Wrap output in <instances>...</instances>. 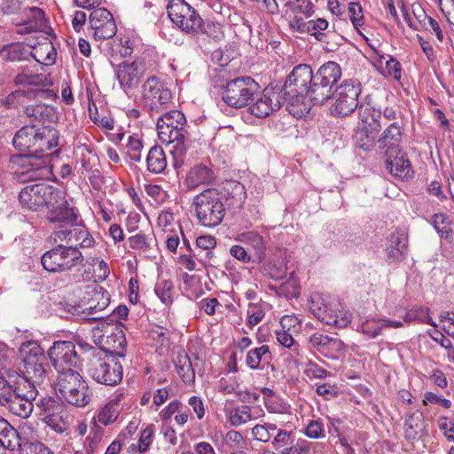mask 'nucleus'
Returning a JSON list of instances; mask_svg holds the SVG:
<instances>
[{
  "instance_id": "f257e3e1",
  "label": "nucleus",
  "mask_w": 454,
  "mask_h": 454,
  "mask_svg": "<svg viewBox=\"0 0 454 454\" xmlns=\"http://www.w3.org/2000/svg\"><path fill=\"white\" fill-rule=\"evenodd\" d=\"M59 132L50 127L35 128L27 125L16 131L12 145L20 153L17 162L22 170L20 178L22 181L43 179L49 173L50 158L53 153L48 151L58 145Z\"/></svg>"
},
{
  "instance_id": "f03ea898",
  "label": "nucleus",
  "mask_w": 454,
  "mask_h": 454,
  "mask_svg": "<svg viewBox=\"0 0 454 454\" xmlns=\"http://www.w3.org/2000/svg\"><path fill=\"white\" fill-rule=\"evenodd\" d=\"M156 126L159 139L170 147L175 168L181 167L188 148V131L184 114L178 110L165 112L158 117Z\"/></svg>"
},
{
  "instance_id": "7ed1b4c3",
  "label": "nucleus",
  "mask_w": 454,
  "mask_h": 454,
  "mask_svg": "<svg viewBox=\"0 0 454 454\" xmlns=\"http://www.w3.org/2000/svg\"><path fill=\"white\" fill-rule=\"evenodd\" d=\"M312 77V68L307 64H300L286 76L284 85L278 88L286 110L294 117L301 118L309 111L306 100Z\"/></svg>"
},
{
  "instance_id": "20e7f679",
  "label": "nucleus",
  "mask_w": 454,
  "mask_h": 454,
  "mask_svg": "<svg viewBox=\"0 0 454 454\" xmlns=\"http://www.w3.org/2000/svg\"><path fill=\"white\" fill-rule=\"evenodd\" d=\"M43 268L48 272L62 273L75 272L69 277V280L74 284L84 281V256L77 246L58 245L46 251L41 258Z\"/></svg>"
},
{
  "instance_id": "39448f33",
  "label": "nucleus",
  "mask_w": 454,
  "mask_h": 454,
  "mask_svg": "<svg viewBox=\"0 0 454 454\" xmlns=\"http://www.w3.org/2000/svg\"><path fill=\"white\" fill-rule=\"evenodd\" d=\"M341 77V68L334 61L322 65L309 84L307 98L315 106H322L334 95V89Z\"/></svg>"
},
{
  "instance_id": "423d86ee",
  "label": "nucleus",
  "mask_w": 454,
  "mask_h": 454,
  "mask_svg": "<svg viewBox=\"0 0 454 454\" xmlns=\"http://www.w3.org/2000/svg\"><path fill=\"white\" fill-rule=\"evenodd\" d=\"M193 205L198 221L203 226L212 228L222 223L226 209L215 188L207 189L196 195Z\"/></svg>"
},
{
  "instance_id": "0eeeda50",
  "label": "nucleus",
  "mask_w": 454,
  "mask_h": 454,
  "mask_svg": "<svg viewBox=\"0 0 454 454\" xmlns=\"http://www.w3.org/2000/svg\"><path fill=\"white\" fill-rule=\"evenodd\" d=\"M260 85L250 76H241L226 82L222 89V99L231 107L241 108L254 100Z\"/></svg>"
},
{
  "instance_id": "6e6552de",
  "label": "nucleus",
  "mask_w": 454,
  "mask_h": 454,
  "mask_svg": "<svg viewBox=\"0 0 454 454\" xmlns=\"http://www.w3.org/2000/svg\"><path fill=\"white\" fill-rule=\"evenodd\" d=\"M88 375L96 382L106 386L118 385L123 377V369L114 356L106 351L96 358H90L87 365Z\"/></svg>"
},
{
  "instance_id": "1a4fd4ad",
  "label": "nucleus",
  "mask_w": 454,
  "mask_h": 454,
  "mask_svg": "<svg viewBox=\"0 0 454 454\" xmlns=\"http://www.w3.org/2000/svg\"><path fill=\"white\" fill-rule=\"evenodd\" d=\"M167 12L171 21L182 31L191 35H196L201 31L203 20L184 0H170Z\"/></svg>"
},
{
  "instance_id": "9d476101",
  "label": "nucleus",
  "mask_w": 454,
  "mask_h": 454,
  "mask_svg": "<svg viewBox=\"0 0 454 454\" xmlns=\"http://www.w3.org/2000/svg\"><path fill=\"white\" fill-rule=\"evenodd\" d=\"M47 356L58 374L67 370H79L82 364L81 355L73 341H54L47 351Z\"/></svg>"
},
{
  "instance_id": "9b49d317",
  "label": "nucleus",
  "mask_w": 454,
  "mask_h": 454,
  "mask_svg": "<svg viewBox=\"0 0 454 454\" xmlns=\"http://www.w3.org/2000/svg\"><path fill=\"white\" fill-rule=\"evenodd\" d=\"M361 93V83L357 80H345L339 87H335V103L332 113L335 116H347L353 113L358 104Z\"/></svg>"
},
{
  "instance_id": "f8f14e48",
  "label": "nucleus",
  "mask_w": 454,
  "mask_h": 454,
  "mask_svg": "<svg viewBox=\"0 0 454 454\" xmlns=\"http://www.w3.org/2000/svg\"><path fill=\"white\" fill-rule=\"evenodd\" d=\"M41 419L57 433H63L67 428V415L63 403L46 395L36 403Z\"/></svg>"
},
{
  "instance_id": "ddd939ff",
  "label": "nucleus",
  "mask_w": 454,
  "mask_h": 454,
  "mask_svg": "<svg viewBox=\"0 0 454 454\" xmlns=\"http://www.w3.org/2000/svg\"><path fill=\"white\" fill-rule=\"evenodd\" d=\"M143 98L153 115V112L160 113L167 107L172 93L156 76H151L143 84Z\"/></svg>"
},
{
  "instance_id": "4468645a",
  "label": "nucleus",
  "mask_w": 454,
  "mask_h": 454,
  "mask_svg": "<svg viewBox=\"0 0 454 454\" xmlns=\"http://www.w3.org/2000/svg\"><path fill=\"white\" fill-rule=\"evenodd\" d=\"M145 71V61L137 59L133 62L124 61L118 65L115 74L121 88L128 94L129 90L138 86Z\"/></svg>"
},
{
  "instance_id": "2eb2a0df",
  "label": "nucleus",
  "mask_w": 454,
  "mask_h": 454,
  "mask_svg": "<svg viewBox=\"0 0 454 454\" xmlns=\"http://www.w3.org/2000/svg\"><path fill=\"white\" fill-rule=\"evenodd\" d=\"M90 24L96 40H106L115 35L117 27L111 12L106 8H98L90 14Z\"/></svg>"
},
{
  "instance_id": "dca6fc26",
  "label": "nucleus",
  "mask_w": 454,
  "mask_h": 454,
  "mask_svg": "<svg viewBox=\"0 0 454 454\" xmlns=\"http://www.w3.org/2000/svg\"><path fill=\"white\" fill-rule=\"evenodd\" d=\"M285 103L278 88H266L262 96L249 106V111L257 118H265L272 112L280 109Z\"/></svg>"
},
{
  "instance_id": "f3484780",
  "label": "nucleus",
  "mask_w": 454,
  "mask_h": 454,
  "mask_svg": "<svg viewBox=\"0 0 454 454\" xmlns=\"http://www.w3.org/2000/svg\"><path fill=\"white\" fill-rule=\"evenodd\" d=\"M215 189L224 207L230 209H239L243 207L247 193L245 186L241 183L235 180H226L219 188Z\"/></svg>"
},
{
  "instance_id": "a211bd4d",
  "label": "nucleus",
  "mask_w": 454,
  "mask_h": 454,
  "mask_svg": "<svg viewBox=\"0 0 454 454\" xmlns=\"http://www.w3.org/2000/svg\"><path fill=\"white\" fill-rule=\"evenodd\" d=\"M84 309L82 312L89 315L104 310L110 303V295L102 286L92 284L86 286L83 296Z\"/></svg>"
},
{
  "instance_id": "6ab92c4d",
  "label": "nucleus",
  "mask_w": 454,
  "mask_h": 454,
  "mask_svg": "<svg viewBox=\"0 0 454 454\" xmlns=\"http://www.w3.org/2000/svg\"><path fill=\"white\" fill-rule=\"evenodd\" d=\"M46 218L50 223H58L60 227L66 229L75 225L78 222L77 213L66 199L65 202L58 203L47 211Z\"/></svg>"
},
{
  "instance_id": "aec40b11",
  "label": "nucleus",
  "mask_w": 454,
  "mask_h": 454,
  "mask_svg": "<svg viewBox=\"0 0 454 454\" xmlns=\"http://www.w3.org/2000/svg\"><path fill=\"white\" fill-rule=\"evenodd\" d=\"M386 252L390 262L403 261L408 252V235L406 231L401 229L393 231L387 239Z\"/></svg>"
},
{
  "instance_id": "412c9836",
  "label": "nucleus",
  "mask_w": 454,
  "mask_h": 454,
  "mask_svg": "<svg viewBox=\"0 0 454 454\" xmlns=\"http://www.w3.org/2000/svg\"><path fill=\"white\" fill-rule=\"evenodd\" d=\"M55 239L59 240H67L69 242L78 243L76 246L79 247L86 248L91 247L95 240L84 225L78 224L69 227L68 229L56 231L54 232Z\"/></svg>"
},
{
  "instance_id": "4be33fe9",
  "label": "nucleus",
  "mask_w": 454,
  "mask_h": 454,
  "mask_svg": "<svg viewBox=\"0 0 454 454\" xmlns=\"http://www.w3.org/2000/svg\"><path fill=\"white\" fill-rule=\"evenodd\" d=\"M386 156L387 168L391 175L401 180H408L412 177L413 171L406 153L399 150L396 153H387Z\"/></svg>"
},
{
  "instance_id": "5701e85b",
  "label": "nucleus",
  "mask_w": 454,
  "mask_h": 454,
  "mask_svg": "<svg viewBox=\"0 0 454 454\" xmlns=\"http://www.w3.org/2000/svg\"><path fill=\"white\" fill-rule=\"evenodd\" d=\"M82 174L86 176L94 190L100 191L105 184V177L101 172L99 159L97 155L82 156L81 160Z\"/></svg>"
},
{
  "instance_id": "b1692460",
  "label": "nucleus",
  "mask_w": 454,
  "mask_h": 454,
  "mask_svg": "<svg viewBox=\"0 0 454 454\" xmlns=\"http://www.w3.org/2000/svg\"><path fill=\"white\" fill-rule=\"evenodd\" d=\"M43 183H38L25 186L19 194V200L22 207L31 211L42 209V195Z\"/></svg>"
},
{
  "instance_id": "393cba45",
  "label": "nucleus",
  "mask_w": 454,
  "mask_h": 454,
  "mask_svg": "<svg viewBox=\"0 0 454 454\" xmlns=\"http://www.w3.org/2000/svg\"><path fill=\"white\" fill-rule=\"evenodd\" d=\"M402 140L401 127L397 122L390 123L377 140L379 148L386 149L385 153H396Z\"/></svg>"
},
{
  "instance_id": "a878e982",
  "label": "nucleus",
  "mask_w": 454,
  "mask_h": 454,
  "mask_svg": "<svg viewBox=\"0 0 454 454\" xmlns=\"http://www.w3.org/2000/svg\"><path fill=\"white\" fill-rule=\"evenodd\" d=\"M49 357H44V360H35L23 365L24 376L41 386L48 380V375L51 372L50 364L48 363Z\"/></svg>"
},
{
  "instance_id": "bb28decb",
  "label": "nucleus",
  "mask_w": 454,
  "mask_h": 454,
  "mask_svg": "<svg viewBox=\"0 0 454 454\" xmlns=\"http://www.w3.org/2000/svg\"><path fill=\"white\" fill-rule=\"evenodd\" d=\"M215 180V171L206 165L200 164L190 169L185 181L189 189H194L200 184H211Z\"/></svg>"
},
{
  "instance_id": "cd10ccee",
  "label": "nucleus",
  "mask_w": 454,
  "mask_h": 454,
  "mask_svg": "<svg viewBox=\"0 0 454 454\" xmlns=\"http://www.w3.org/2000/svg\"><path fill=\"white\" fill-rule=\"evenodd\" d=\"M25 114L34 118L35 121L42 122H54L58 120V113L54 107L47 102H37L29 104L25 106Z\"/></svg>"
},
{
  "instance_id": "c85d7f7f",
  "label": "nucleus",
  "mask_w": 454,
  "mask_h": 454,
  "mask_svg": "<svg viewBox=\"0 0 454 454\" xmlns=\"http://www.w3.org/2000/svg\"><path fill=\"white\" fill-rule=\"evenodd\" d=\"M87 383L82 376L78 372V370H67L62 373H59L56 382V389L62 395L74 390L77 386L78 387Z\"/></svg>"
},
{
  "instance_id": "c756f323",
  "label": "nucleus",
  "mask_w": 454,
  "mask_h": 454,
  "mask_svg": "<svg viewBox=\"0 0 454 454\" xmlns=\"http://www.w3.org/2000/svg\"><path fill=\"white\" fill-rule=\"evenodd\" d=\"M37 387V384L27 377L18 375L15 381L11 383V394L27 400H35L38 395Z\"/></svg>"
},
{
  "instance_id": "7c9ffc66",
  "label": "nucleus",
  "mask_w": 454,
  "mask_h": 454,
  "mask_svg": "<svg viewBox=\"0 0 454 454\" xmlns=\"http://www.w3.org/2000/svg\"><path fill=\"white\" fill-rule=\"evenodd\" d=\"M239 240L253 250L254 262H260L265 257L266 243L255 231H247L239 235Z\"/></svg>"
},
{
  "instance_id": "2f4dec72",
  "label": "nucleus",
  "mask_w": 454,
  "mask_h": 454,
  "mask_svg": "<svg viewBox=\"0 0 454 454\" xmlns=\"http://www.w3.org/2000/svg\"><path fill=\"white\" fill-rule=\"evenodd\" d=\"M358 117L364 123V126L370 127L373 130H380L382 125H387L381 121V111L375 109L370 104H360L358 106Z\"/></svg>"
},
{
  "instance_id": "473e14b6",
  "label": "nucleus",
  "mask_w": 454,
  "mask_h": 454,
  "mask_svg": "<svg viewBox=\"0 0 454 454\" xmlns=\"http://www.w3.org/2000/svg\"><path fill=\"white\" fill-rule=\"evenodd\" d=\"M147 170L153 174H161L167 168V157L163 148L155 145L146 157Z\"/></svg>"
},
{
  "instance_id": "72a5a7b5",
  "label": "nucleus",
  "mask_w": 454,
  "mask_h": 454,
  "mask_svg": "<svg viewBox=\"0 0 454 454\" xmlns=\"http://www.w3.org/2000/svg\"><path fill=\"white\" fill-rule=\"evenodd\" d=\"M33 401L34 400H27V398L12 395L1 405L6 407L12 414L25 419L29 417L33 411Z\"/></svg>"
},
{
  "instance_id": "f704fd0d",
  "label": "nucleus",
  "mask_w": 454,
  "mask_h": 454,
  "mask_svg": "<svg viewBox=\"0 0 454 454\" xmlns=\"http://www.w3.org/2000/svg\"><path fill=\"white\" fill-rule=\"evenodd\" d=\"M34 52L29 51L28 47L21 43H15L5 45L0 51V57L3 60L21 61L33 57Z\"/></svg>"
},
{
  "instance_id": "c9c22d12",
  "label": "nucleus",
  "mask_w": 454,
  "mask_h": 454,
  "mask_svg": "<svg viewBox=\"0 0 454 454\" xmlns=\"http://www.w3.org/2000/svg\"><path fill=\"white\" fill-rule=\"evenodd\" d=\"M91 391L89 389L88 383L78 387V386L70 392L63 394L61 398L67 403L76 407H85L91 400Z\"/></svg>"
},
{
  "instance_id": "e433bc0d",
  "label": "nucleus",
  "mask_w": 454,
  "mask_h": 454,
  "mask_svg": "<svg viewBox=\"0 0 454 454\" xmlns=\"http://www.w3.org/2000/svg\"><path fill=\"white\" fill-rule=\"evenodd\" d=\"M45 43L40 44L39 48L35 49V52L33 54V58L39 64L34 66V67L36 68L35 71H38L39 67L43 68L40 65H52L56 59L57 51L53 44L51 42H49L47 38H45Z\"/></svg>"
},
{
  "instance_id": "4c0bfd02",
  "label": "nucleus",
  "mask_w": 454,
  "mask_h": 454,
  "mask_svg": "<svg viewBox=\"0 0 454 454\" xmlns=\"http://www.w3.org/2000/svg\"><path fill=\"white\" fill-rule=\"evenodd\" d=\"M312 305L310 306V310L320 321L325 323L326 325H335L337 327L342 328L348 325L351 321L350 315L344 314L343 317H340L338 315L333 316L328 315L326 313L325 308H321L318 306H315V301H311Z\"/></svg>"
},
{
  "instance_id": "58836bf2",
  "label": "nucleus",
  "mask_w": 454,
  "mask_h": 454,
  "mask_svg": "<svg viewBox=\"0 0 454 454\" xmlns=\"http://www.w3.org/2000/svg\"><path fill=\"white\" fill-rule=\"evenodd\" d=\"M19 351L23 362V365L39 359L44 360V357L47 356L39 343L34 340H27L23 342L20 345Z\"/></svg>"
},
{
  "instance_id": "ea45409f",
  "label": "nucleus",
  "mask_w": 454,
  "mask_h": 454,
  "mask_svg": "<svg viewBox=\"0 0 454 454\" xmlns=\"http://www.w3.org/2000/svg\"><path fill=\"white\" fill-rule=\"evenodd\" d=\"M426 421L421 412H414L405 421V434L409 439L420 438L424 434Z\"/></svg>"
},
{
  "instance_id": "a19ab883",
  "label": "nucleus",
  "mask_w": 454,
  "mask_h": 454,
  "mask_svg": "<svg viewBox=\"0 0 454 454\" xmlns=\"http://www.w3.org/2000/svg\"><path fill=\"white\" fill-rule=\"evenodd\" d=\"M0 442L7 450H14L19 445L17 430L4 418L0 417Z\"/></svg>"
},
{
  "instance_id": "79ce46f5",
  "label": "nucleus",
  "mask_w": 454,
  "mask_h": 454,
  "mask_svg": "<svg viewBox=\"0 0 454 454\" xmlns=\"http://www.w3.org/2000/svg\"><path fill=\"white\" fill-rule=\"evenodd\" d=\"M380 130H373L370 127L358 128L354 135L357 146L364 151L371 150L377 143V134Z\"/></svg>"
},
{
  "instance_id": "37998d69",
  "label": "nucleus",
  "mask_w": 454,
  "mask_h": 454,
  "mask_svg": "<svg viewBox=\"0 0 454 454\" xmlns=\"http://www.w3.org/2000/svg\"><path fill=\"white\" fill-rule=\"evenodd\" d=\"M42 193V209L46 207L49 211L56 204L65 202L63 192L52 185L43 183Z\"/></svg>"
},
{
  "instance_id": "c03bdc74",
  "label": "nucleus",
  "mask_w": 454,
  "mask_h": 454,
  "mask_svg": "<svg viewBox=\"0 0 454 454\" xmlns=\"http://www.w3.org/2000/svg\"><path fill=\"white\" fill-rule=\"evenodd\" d=\"M107 342L113 341V350H106L108 356L124 357L126 356V338L123 332L115 327L114 332L112 333L111 336L107 337Z\"/></svg>"
},
{
  "instance_id": "a18cd8bd",
  "label": "nucleus",
  "mask_w": 454,
  "mask_h": 454,
  "mask_svg": "<svg viewBox=\"0 0 454 454\" xmlns=\"http://www.w3.org/2000/svg\"><path fill=\"white\" fill-rule=\"evenodd\" d=\"M270 359H271L270 348L267 345H262L248 351L246 364L250 369L256 370L262 360L269 361Z\"/></svg>"
},
{
  "instance_id": "49530a36",
  "label": "nucleus",
  "mask_w": 454,
  "mask_h": 454,
  "mask_svg": "<svg viewBox=\"0 0 454 454\" xmlns=\"http://www.w3.org/2000/svg\"><path fill=\"white\" fill-rule=\"evenodd\" d=\"M216 246V240L213 236H200L196 239V251L198 249L205 250V256L202 257L200 254L199 262H200L203 265H212L211 259L213 258V253L210 251Z\"/></svg>"
},
{
  "instance_id": "de8ad7c7",
  "label": "nucleus",
  "mask_w": 454,
  "mask_h": 454,
  "mask_svg": "<svg viewBox=\"0 0 454 454\" xmlns=\"http://www.w3.org/2000/svg\"><path fill=\"white\" fill-rule=\"evenodd\" d=\"M176 364V371L182 380L190 383L195 379V372L192 368V362L187 354L180 355Z\"/></svg>"
},
{
  "instance_id": "09e8293b",
  "label": "nucleus",
  "mask_w": 454,
  "mask_h": 454,
  "mask_svg": "<svg viewBox=\"0 0 454 454\" xmlns=\"http://www.w3.org/2000/svg\"><path fill=\"white\" fill-rule=\"evenodd\" d=\"M404 322H419L421 324H427L434 327H436V323L429 316V309L426 307H419L418 309H411L406 312Z\"/></svg>"
},
{
  "instance_id": "8fccbe9b",
  "label": "nucleus",
  "mask_w": 454,
  "mask_h": 454,
  "mask_svg": "<svg viewBox=\"0 0 454 454\" xmlns=\"http://www.w3.org/2000/svg\"><path fill=\"white\" fill-rule=\"evenodd\" d=\"M14 82L17 85L46 86L51 84V79L43 74H18Z\"/></svg>"
},
{
  "instance_id": "3c124183",
  "label": "nucleus",
  "mask_w": 454,
  "mask_h": 454,
  "mask_svg": "<svg viewBox=\"0 0 454 454\" xmlns=\"http://www.w3.org/2000/svg\"><path fill=\"white\" fill-rule=\"evenodd\" d=\"M228 418L232 426H240L252 419L251 409L247 405L238 406L229 411Z\"/></svg>"
},
{
  "instance_id": "603ef678",
  "label": "nucleus",
  "mask_w": 454,
  "mask_h": 454,
  "mask_svg": "<svg viewBox=\"0 0 454 454\" xmlns=\"http://www.w3.org/2000/svg\"><path fill=\"white\" fill-rule=\"evenodd\" d=\"M346 346L343 341L338 338L330 337L325 346L321 355L330 359H338L345 352Z\"/></svg>"
},
{
  "instance_id": "864d4df0",
  "label": "nucleus",
  "mask_w": 454,
  "mask_h": 454,
  "mask_svg": "<svg viewBox=\"0 0 454 454\" xmlns=\"http://www.w3.org/2000/svg\"><path fill=\"white\" fill-rule=\"evenodd\" d=\"M155 241L156 240L153 237H148L142 232L137 233L136 235L129 238L130 248L142 250L144 252L151 250Z\"/></svg>"
},
{
  "instance_id": "5fc2aeb1",
  "label": "nucleus",
  "mask_w": 454,
  "mask_h": 454,
  "mask_svg": "<svg viewBox=\"0 0 454 454\" xmlns=\"http://www.w3.org/2000/svg\"><path fill=\"white\" fill-rule=\"evenodd\" d=\"M26 97L37 102L53 101L57 93L51 89H31L26 91Z\"/></svg>"
},
{
  "instance_id": "6e6d98bb",
  "label": "nucleus",
  "mask_w": 454,
  "mask_h": 454,
  "mask_svg": "<svg viewBox=\"0 0 454 454\" xmlns=\"http://www.w3.org/2000/svg\"><path fill=\"white\" fill-rule=\"evenodd\" d=\"M127 152L131 160L138 162L141 160L142 141L136 137L129 136Z\"/></svg>"
},
{
  "instance_id": "4d7b16f0",
  "label": "nucleus",
  "mask_w": 454,
  "mask_h": 454,
  "mask_svg": "<svg viewBox=\"0 0 454 454\" xmlns=\"http://www.w3.org/2000/svg\"><path fill=\"white\" fill-rule=\"evenodd\" d=\"M383 328L381 319L375 320H365L361 325L362 333L366 335L368 338L372 339L381 333V330Z\"/></svg>"
},
{
  "instance_id": "13d9d810",
  "label": "nucleus",
  "mask_w": 454,
  "mask_h": 454,
  "mask_svg": "<svg viewBox=\"0 0 454 454\" xmlns=\"http://www.w3.org/2000/svg\"><path fill=\"white\" fill-rule=\"evenodd\" d=\"M172 282L164 280L156 285L155 293L163 303L168 304L172 302Z\"/></svg>"
},
{
  "instance_id": "bf43d9fd",
  "label": "nucleus",
  "mask_w": 454,
  "mask_h": 454,
  "mask_svg": "<svg viewBox=\"0 0 454 454\" xmlns=\"http://www.w3.org/2000/svg\"><path fill=\"white\" fill-rule=\"evenodd\" d=\"M265 312L262 306L257 304H249L247 309V323L250 326L259 324L264 317Z\"/></svg>"
},
{
  "instance_id": "052dcab7",
  "label": "nucleus",
  "mask_w": 454,
  "mask_h": 454,
  "mask_svg": "<svg viewBox=\"0 0 454 454\" xmlns=\"http://www.w3.org/2000/svg\"><path fill=\"white\" fill-rule=\"evenodd\" d=\"M309 34L314 35L318 41H323L325 37V34L321 31H324L328 27V22L325 19H317L316 20H309Z\"/></svg>"
},
{
  "instance_id": "680f3d73",
  "label": "nucleus",
  "mask_w": 454,
  "mask_h": 454,
  "mask_svg": "<svg viewBox=\"0 0 454 454\" xmlns=\"http://www.w3.org/2000/svg\"><path fill=\"white\" fill-rule=\"evenodd\" d=\"M328 335L321 333H313L308 340L309 348L316 350L321 354L328 341Z\"/></svg>"
},
{
  "instance_id": "e2e57ef3",
  "label": "nucleus",
  "mask_w": 454,
  "mask_h": 454,
  "mask_svg": "<svg viewBox=\"0 0 454 454\" xmlns=\"http://www.w3.org/2000/svg\"><path fill=\"white\" fill-rule=\"evenodd\" d=\"M348 12L354 27H357L364 24L363 9L359 3H350L348 4Z\"/></svg>"
},
{
  "instance_id": "0e129e2a",
  "label": "nucleus",
  "mask_w": 454,
  "mask_h": 454,
  "mask_svg": "<svg viewBox=\"0 0 454 454\" xmlns=\"http://www.w3.org/2000/svg\"><path fill=\"white\" fill-rule=\"evenodd\" d=\"M438 427L443 435L450 442H454V421L447 417H441L438 419Z\"/></svg>"
},
{
  "instance_id": "69168bd1",
  "label": "nucleus",
  "mask_w": 454,
  "mask_h": 454,
  "mask_svg": "<svg viewBox=\"0 0 454 454\" xmlns=\"http://www.w3.org/2000/svg\"><path fill=\"white\" fill-rule=\"evenodd\" d=\"M26 454H53L50 449L39 441H31L24 444Z\"/></svg>"
},
{
  "instance_id": "338daca9",
  "label": "nucleus",
  "mask_w": 454,
  "mask_h": 454,
  "mask_svg": "<svg viewBox=\"0 0 454 454\" xmlns=\"http://www.w3.org/2000/svg\"><path fill=\"white\" fill-rule=\"evenodd\" d=\"M230 254L243 263L254 262V255L249 254L243 247L235 245L230 248Z\"/></svg>"
},
{
  "instance_id": "774afa93",
  "label": "nucleus",
  "mask_w": 454,
  "mask_h": 454,
  "mask_svg": "<svg viewBox=\"0 0 454 454\" xmlns=\"http://www.w3.org/2000/svg\"><path fill=\"white\" fill-rule=\"evenodd\" d=\"M311 443L304 441V440H299L297 442L287 448H284L280 453L281 454H303V453H309L310 449Z\"/></svg>"
}]
</instances>
